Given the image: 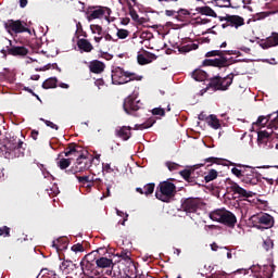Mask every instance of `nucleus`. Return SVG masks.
<instances>
[{
	"label": "nucleus",
	"mask_w": 278,
	"mask_h": 278,
	"mask_svg": "<svg viewBox=\"0 0 278 278\" xmlns=\"http://www.w3.org/2000/svg\"><path fill=\"white\" fill-rule=\"evenodd\" d=\"M52 247L55 251H64L67 249L68 243L64 239H56L52 242Z\"/></svg>",
	"instance_id": "nucleus-29"
},
{
	"label": "nucleus",
	"mask_w": 278,
	"mask_h": 278,
	"mask_svg": "<svg viewBox=\"0 0 278 278\" xmlns=\"http://www.w3.org/2000/svg\"><path fill=\"white\" fill-rule=\"evenodd\" d=\"M231 165L236 166L231 168L232 175H235V177H238V179H242L248 166H244L242 164H233V163H231Z\"/></svg>",
	"instance_id": "nucleus-23"
},
{
	"label": "nucleus",
	"mask_w": 278,
	"mask_h": 278,
	"mask_svg": "<svg viewBox=\"0 0 278 278\" xmlns=\"http://www.w3.org/2000/svg\"><path fill=\"white\" fill-rule=\"evenodd\" d=\"M210 218L211 220H215L216 223L227 225V227H235L236 223H238V220L236 219V215L225 208H218L211 212Z\"/></svg>",
	"instance_id": "nucleus-3"
},
{
	"label": "nucleus",
	"mask_w": 278,
	"mask_h": 278,
	"mask_svg": "<svg viewBox=\"0 0 278 278\" xmlns=\"http://www.w3.org/2000/svg\"><path fill=\"white\" fill-rule=\"evenodd\" d=\"M4 27L11 36H13V34H25V31L31 34V30L27 27V23L20 20H8L4 23Z\"/></svg>",
	"instance_id": "nucleus-6"
},
{
	"label": "nucleus",
	"mask_w": 278,
	"mask_h": 278,
	"mask_svg": "<svg viewBox=\"0 0 278 278\" xmlns=\"http://www.w3.org/2000/svg\"><path fill=\"white\" fill-rule=\"evenodd\" d=\"M56 165L59 168H61V170H66V168L71 166V159H61L56 162Z\"/></svg>",
	"instance_id": "nucleus-39"
},
{
	"label": "nucleus",
	"mask_w": 278,
	"mask_h": 278,
	"mask_svg": "<svg viewBox=\"0 0 278 278\" xmlns=\"http://www.w3.org/2000/svg\"><path fill=\"white\" fill-rule=\"evenodd\" d=\"M271 128H267V130H258L257 131V144L258 147H263V149H270L273 144L270 143L271 136H273Z\"/></svg>",
	"instance_id": "nucleus-9"
},
{
	"label": "nucleus",
	"mask_w": 278,
	"mask_h": 278,
	"mask_svg": "<svg viewBox=\"0 0 278 278\" xmlns=\"http://www.w3.org/2000/svg\"><path fill=\"white\" fill-rule=\"evenodd\" d=\"M115 42H118V38L111 36V34L108 31H104L102 35V40L98 45L104 51H110L111 49L114 48Z\"/></svg>",
	"instance_id": "nucleus-12"
},
{
	"label": "nucleus",
	"mask_w": 278,
	"mask_h": 278,
	"mask_svg": "<svg viewBox=\"0 0 278 278\" xmlns=\"http://www.w3.org/2000/svg\"><path fill=\"white\" fill-rule=\"evenodd\" d=\"M241 181L243 184H247L248 186H257V184H260V176L253 167L248 166L245 168V172H243V177L241 178Z\"/></svg>",
	"instance_id": "nucleus-10"
},
{
	"label": "nucleus",
	"mask_w": 278,
	"mask_h": 278,
	"mask_svg": "<svg viewBox=\"0 0 278 278\" xmlns=\"http://www.w3.org/2000/svg\"><path fill=\"white\" fill-rule=\"evenodd\" d=\"M116 36H117V38H119V40H125V38H127L129 36V30L117 29Z\"/></svg>",
	"instance_id": "nucleus-45"
},
{
	"label": "nucleus",
	"mask_w": 278,
	"mask_h": 278,
	"mask_svg": "<svg viewBox=\"0 0 278 278\" xmlns=\"http://www.w3.org/2000/svg\"><path fill=\"white\" fill-rule=\"evenodd\" d=\"M117 257H121V260H123L124 262H126V264H128L129 266H131L132 268L136 269V265L134 264V261H131V252L128 250H123L122 252L116 254Z\"/></svg>",
	"instance_id": "nucleus-22"
},
{
	"label": "nucleus",
	"mask_w": 278,
	"mask_h": 278,
	"mask_svg": "<svg viewBox=\"0 0 278 278\" xmlns=\"http://www.w3.org/2000/svg\"><path fill=\"white\" fill-rule=\"evenodd\" d=\"M90 31L93 35L94 42H97V45H101V40H103V34H105V31H103V27L97 24H91Z\"/></svg>",
	"instance_id": "nucleus-18"
},
{
	"label": "nucleus",
	"mask_w": 278,
	"mask_h": 278,
	"mask_svg": "<svg viewBox=\"0 0 278 278\" xmlns=\"http://www.w3.org/2000/svg\"><path fill=\"white\" fill-rule=\"evenodd\" d=\"M129 16L135 23H138L139 25H142V23H144V17H140V15H138V11L131 7L129 8Z\"/></svg>",
	"instance_id": "nucleus-33"
},
{
	"label": "nucleus",
	"mask_w": 278,
	"mask_h": 278,
	"mask_svg": "<svg viewBox=\"0 0 278 278\" xmlns=\"http://www.w3.org/2000/svg\"><path fill=\"white\" fill-rule=\"evenodd\" d=\"M210 62L213 66H218L219 68H223V66H227V59L220 55L214 60H211Z\"/></svg>",
	"instance_id": "nucleus-36"
},
{
	"label": "nucleus",
	"mask_w": 278,
	"mask_h": 278,
	"mask_svg": "<svg viewBox=\"0 0 278 278\" xmlns=\"http://www.w3.org/2000/svg\"><path fill=\"white\" fill-rule=\"evenodd\" d=\"M117 136L123 140H129L131 138V127L124 126L117 130Z\"/></svg>",
	"instance_id": "nucleus-27"
},
{
	"label": "nucleus",
	"mask_w": 278,
	"mask_h": 278,
	"mask_svg": "<svg viewBox=\"0 0 278 278\" xmlns=\"http://www.w3.org/2000/svg\"><path fill=\"white\" fill-rule=\"evenodd\" d=\"M94 84L98 88H101V86H103L105 84V81H103V79H98L94 81Z\"/></svg>",
	"instance_id": "nucleus-62"
},
{
	"label": "nucleus",
	"mask_w": 278,
	"mask_h": 278,
	"mask_svg": "<svg viewBox=\"0 0 278 278\" xmlns=\"http://www.w3.org/2000/svg\"><path fill=\"white\" fill-rule=\"evenodd\" d=\"M273 273H275V267L273 265H265L263 266V275L258 273L256 278H271Z\"/></svg>",
	"instance_id": "nucleus-25"
},
{
	"label": "nucleus",
	"mask_w": 278,
	"mask_h": 278,
	"mask_svg": "<svg viewBox=\"0 0 278 278\" xmlns=\"http://www.w3.org/2000/svg\"><path fill=\"white\" fill-rule=\"evenodd\" d=\"M197 49H199V46L197 43H190V45L180 47L179 52L180 53H190V51H194Z\"/></svg>",
	"instance_id": "nucleus-38"
},
{
	"label": "nucleus",
	"mask_w": 278,
	"mask_h": 278,
	"mask_svg": "<svg viewBox=\"0 0 278 278\" xmlns=\"http://www.w3.org/2000/svg\"><path fill=\"white\" fill-rule=\"evenodd\" d=\"M89 70L91 73H103V71H105V64H103V62L101 61H92L89 64Z\"/></svg>",
	"instance_id": "nucleus-24"
},
{
	"label": "nucleus",
	"mask_w": 278,
	"mask_h": 278,
	"mask_svg": "<svg viewBox=\"0 0 278 278\" xmlns=\"http://www.w3.org/2000/svg\"><path fill=\"white\" fill-rule=\"evenodd\" d=\"M176 18H178V21H186V18H190V11L180 9L178 12H176Z\"/></svg>",
	"instance_id": "nucleus-37"
},
{
	"label": "nucleus",
	"mask_w": 278,
	"mask_h": 278,
	"mask_svg": "<svg viewBox=\"0 0 278 278\" xmlns=\"http://www.w3.org/2000/svg\"><path fill=\"white\" fill-rule=\"evenodd\" d=\"M231 84H233V74H229L224 78L216 76L211 79L208 86L213 90H227Z\"/></svg>",
	"instance_id": "nucleus-8"
},
{
	"label": "nucleus",
	"mask_w": 278,
	"mask_h": 278,
	"mask_svg": "<svg viewBox=\"0 0 278 278\" xmlns=\"http://www.w3.org/2000/svg\"><path fill=\"white\" fill-rule=\"evenodd\" d=\"M268 125V129L275 130L278 128V112H274L267 116H260L256 122L252 124V128L250 131H260L262 127H266Z\"/></svg>",
	"instance_id": "nucleus-4"
},
{
	"label": "nucleus",
	"mask_w": 278,
	"mask_h": 278,
	"mask_svg": "<svg viewBox=\"0 0 278 278\" xmlns=\"http://www.w3.org/2000/svg\"><path fill=\"white\" fill-rule=\"evenodd\" d=\"M71 264H73V262H71V261H64V262L62 263V267H63V268H68V266H71Z\"/></svg>",
	"instance_id": "nucleus-64"
},
{
	"label": "nucleus",
	"mask_w": 278,
	"mask_h": 278,
	"mask_svg": "<svg viewBox=\"0 0 278 278\" xmlns=\"http://www.w3.org/2000/svg\"><path fill=\"white\" fill-rule=\"evenodd\" d=\"M102 170L103 173H114V169L112 168V165H110V163H103Z\"/></svg>",
	"instance_id": "nucleus-51"
},
{
	"label": "nucleus",
	"mask_w": 278,
	"mask_h": 278,
	"mask_svg": "<svg viewBox=\"0 0 278 278\" xmlns=\"http://www.w3.org/2000/svg\"><path fill=\"white\" fill-rule=\"evenodd\" d=\"M1 155L5 160H14V157H23L25 155V144L21 139H12L5 146L0 148Z\"/></svg>",
	"instance_id": "nucleus-1"
},
{
	"label": "nucleus",
	"mask_w": 278,
	"mask_h": 278,
	"mask_svg": "<svg viewBox=\"0 0 278 278\" xmlns=\"http://www.w3.org/2000/svg\"><path fill=\"white\" fill-rule=\"evenodd\" d=\"M112 189V185H108L106 187V194H103V197L101 199H105V197H111V192L110 190Z\"/></svg>",
	"instance_id": "nucleus-61"
},
{
	"label": "nucleus",
	"mask_w": 278,
	"mask_h": 278,
	"mask_svg": "<svg viewBox=\"0 0 278 278\" xmlns=\"http://www.w3.org/2000/svg\"><path fill=\"white\" fill-rule=\"evenodd\" d=\"M112 84L115 86H121L123 84H128V81H140L142 76L137 75L136 73L125 72L122 67H115L112 70Z\"/></svg>",
	"instance_id": "nucleus-2"
},
{
	"label": "nucleus",
	"mask_w": 278,
	"mask_h": 278,
	"mask_svg": "<svg viewBox=\"0 0 278 278\" xmlns=\"http://www.w3.org/2000/svg\"><path fill=\"white\" fill-rule=\"evenodd\" d=\"M153 116H164L166 112L162 108H155L152 110Z\"/></svg>",
	"instance_id": "nucleus-49"
},
{
	"label": "nucleus",
	"mask_w": 278,
	"mask_h": 278,
	"mask_svg": "<svg viewBox=\"0 0 278 278\" xmlns=\"http://www.w3.org/2000/svg\"><path fill=\"white\" fill-rule=\"evenodd\" d=\"M181 177H184V179H190V170L188 169H184L180 172Z\"/></svg>",
	"instance_id": "nucleus-58"
},
{
	"label": "nucleus",
	"mask_w": 278,
	"mask_h": 278,
	"mask_svg": "<svg viewBox=\"0 0 278 278\" xmlns=\"http://www.w3.org/2000/svg\"><path fill=\"white\" fill-rule=\"evenodd\" d=\"M216 55H223V52L220 50H212L206 53V58H214Z\"/></svg>",
	"instance_id": "nucleus-52"
},
{
	"label": "nucleus",
	"mask_w": 278,
	"mask_h": 278,
	"mask_svg": "<svg viewBox=\"0 0 278 278\" xmlns=\"http://www.w3.org/2000/svg\"><path fill=\"white\" fill-rule=\"evenodd\" d=\"M41 173H42L45 179H47V178H49V177L53 178V176H52L49 172H47V170L45 169V166H41Z\"/></svg>",
	"instance_id": "nucleus-59"
},
{
	"label": "nucleus",
	"mask_w": 278,
	"mask_h": 278,
	"mask_svg": "<svg viewBox=\"0 0 278 278\" xmlns=\"http://www.w3.org/2000/svg\"><path fill=\"white\" fill-rule=\"evenodd\" d=\"M206 123L208 127H212V129H220V121L216 115H210L206 117Z\"/></svg>",
	"instance_id": "nucleus-26"
},
{
	"label": "nucleus",
	"mask_w": 278,
	"mask_h": 278,
	"mask_svg": "<svg viewBox=\"0 0 278 278\" xmlns=\"http://www.w3.org/2000/svg\"><path fill=\"white\" fill-rule=\"evenodd\" d=\"M192 77L195 81H205L207 79V73L203 70H195L192 73Z\"/></svg>",
	"instance_id": "nucleus-30"
},
{
	"label": "nucleus",
	"mask_w": 278,
	"mask_h": 278,
	"mask_svg": "<svg viewBox=\"0 0 278 278\" xmlns=\"http://www.w3.org/2000/svg\"><path fill=\"white\" fill-rule=\"evenodd\" d=\"M140 110V100L134 99V97H128L124 101V111L126 114H131V112H138Z\"/></svg>",
	"instance_id": "nucleus-14"
},
{
	"label": "nucleus",
	"mask_w": 278,
	"mask_h": 278,
	"mask_svg": "<svg viewBox=\"0 0 278 278\" xmlns=\"http://www.w3.org/2000/svg\"><path fill=\"white\" fill-rule=\"evenodd\" d=\"M211 23L210 18L197 17L193 22V25H208Z\"/></svg>",
	"instance_id": "nucleus-46"
},
{
	"label": "nucleus",
	"mask_w": 278,
	"mask_h": 278,
	"mask_svg": "<svg viewBox=\"0 0 278 278\" xmlns=\"http://www.w3.org/2000/svg\"><path fill=\"white\" fill-rule=\"evenodd\" d=\"M198 12L203 16H212L213 18H216L217 16L216 12L210 7H201L198 9Z\"/></svg>",
	"instance_id": "nucleus-31"
},
{
	"label": "nucleus",
	"mask_w": 278,
	"mask_h": 278,
	"mask_svg": "<svg viewBox=\"0 0 278 278\" xmlns=\"http://www.w3.org/2000/svg\"><path fill=\"white\" fill-rule=\"evenodd\" d=\"M274 243L273 240L270 238H267L264 240L263 242V249H265V251H270V249H273Z\"/></svg>",
	"instance_id": "nucleus-47"
},
{
	"label": "nucleus",
	"mask_w": 278,
	"mask_h": 278,
	"mask_svg": "<svg viewBox=\"0 0 278 278\" xmlns=\"http://www.w3.org/2000/svg\"><path fill=\"white\" fill-rule=\"evenodd\" d=\"M153 125H155V117H150L143 124H136L135 129H137V130L149 129V127H153Z\"/></svg>",
	"instance_id": "nucleus-32"
},
{
	"label": "nucleus",
	"mask_w": 278,
	"mask_h": 278,
	"mask_svg": "<svg viewBox=\"0 0 278 278\" xmlns=\"http://www.w3.org/2000/svg\"><path fill=\"white\" fill-rule=\"evenodd\" d=\"M56 86H58V78L55 77L48 78L42 84V88H45L46 90H49V88H55Z\"/></svg>",
	"instance_id": "nucleus-35"
},
{
	"label": "nucleus",
	"mask_w": 278,
	"mask_h": 278,
	"mask_svg": "<svg viewBox=\"0 0 278 278\" xmlns=\"http://www.w3.org/2000/svg\"><path fill=\"white\" fill-rule=\"evenodd\" d=\"M218 177V172L216 169H210L208 173L205 175L204 179L206 184H210V181H214Z\"/></svg>",
	"instance_id": "nucleus-41"
},
{
	"label": "nucleus",
	"mask_w": 278,
	"mask_h": 278,
	"mask_svg": "<svg viewBox=\"0 0 278 278\" xmlns=\"http://www.w3.org/2000/svg\"><path fill=\"white\" fill-rule=\"evenodd\" d=\"M227 190H230L231 192H233L235 194H239V197H252L253 192L251 191H247V189L240 187L237 182H228V187Z\"/></svg>",
	"instance_id": "nucleus-17"
},
{
	"label": "nucleus",
	"mask_w": 278,
	"mask_h": 278,
	"mask_svg": "<svg viewBox=\"0 0 278 278\" xmlns=\"http://www.w3.org/2000/svg\"><path fill=\"white\" fill-rule=\"evenodd\" d=\"M175 184L170 181H163L160 182L159 187L155 191V197L159 199V201H163L164 203H168L173 197H175V190H176Z\"/></svg>",
	"instance_id": "nucleus-5"
},
{
	"label": "nucleus",
	"mask_w": 278,
	"mask_h": 278,
	"mask_svg": "<svg viewBox=\"0 0 278 278\" xmlns=\"http://www.w3.org/2000/svg\"><path fill=\"white\" fill-rule=\"evenodd\" d=\"M225 271H217L211 276V278H223Z\"/></svg>",
	"instance_id": "nucleus-60"
},
{
	"label": "nucleus",
	"mask_w": 278,
	"mask_h": 278,
	"mask_svg": "<svg viewBox=\"0 0 278 278\" xmlns=\"http://www.w3.org/2000/svg\"><path fill=\"white\" fill-rule=\"evenodd\" d=\"M41 121H43V123L47 125V127H50L51 129H55V130L59 129L58 125H55L53 122L47 121V119H43V118H41Z\"/></svg>",
	"instance_id": "nucleus-55"
},
{
	"label": "nucleus",
	"mask_w": 278,
	"mask_h": 278,
	"mask_svg": "<svg viewBox=\"0 0 278 278\" xmlns=\"http://www.w3.org/2000/svg\"><path fill=\"white\" fill-rule=\"evenodd\" d=\"M165 14H166V16H175V14H177V12H175L174 10H166Z\"/></svg>",
	"instance_id": "nucleus-63"
},
{
	"label": "nucleus",
	"mask_w": 278,
	"mask_h": 278,
	"mask_svg": "<svg viewBox=\"0 0 278 278\" xmlns=\"http://www.w3.org/2000/svg\"><path fill=\"white\" fill-rule=\"evenodd\" d=\"M216 8H231V0H213Z\"/></svg>",
	"instance_id": "nucleus-40"
},
{
	"label": "nucleus",
	"mask_w": 278,
	"mask_h": 278,
	"mask_svg": "<svg viewBox=\"0 0 278 278\" xmlns=\"http://www.w3.org/2000/svg\"><path fill=\"white\" fill-rule=\"evenodd\" d=\"M165 166L168 168V170H170V173L177 170L178 168H181V165L170 161L166 162Z\"/></svg>",
	"instance_id": "nucleus-44"
},
{
	"label": "nucleus",
	"mask_w": 278,
	"mask_h": 278,
	"mask_svg": "<svg viewBox=\"0 0 278 278\" xmlns=\"http://www.w3.org/2000/svg\"><path fill=\"white\" fill-rule=\"evenodd\" d=\"M258 46L262 49H270L271 47L278 46V34L273 33L271 36L267 37L266 39H261L258 41Z\"/></svg>",
	"instance_id": "nucleus-16"
},
{
	"label": "nucleus",
	"mask_w": 278,
	"mask_h": 278,
	"mask_svg": "<svg viewBox=\"0 0 278 278\" xmlns=\"http://www.w3.org/2000/svg\"><path fill=\"white\" fill-rule=\"evenodd\" d=\"M77 47L80 53H90L94 47L88 39H78Z\"/></svg>",
	"instance_id": "nucleus-19"
},
{
	"label": "nucleus",
	"mask_w": 278,
	"mask_h": 278,
	"mask_svg": "<svg viewBox=\"0 0 278 278\" xmlns=\"http://www.w3.org/2000/svg\"><path fill=\"white\" fill-rule=\"evenodd\" d=\"M225 23L222 24L223 29H227V27H231V24H229V15H227L224 18Z\"/></svg>",
	"instance_id": "nucleus-57"
},
{
	"label": "nucleus",
	"mask_w": 278,
	"mask_h": 278,
	"mask_svg": "<svg viewBox=\"0 0 278 278\" xmlns=\"http://www.w3.org/2000/svg\"><path fill=\"white\" fill-rule=\"evenodd\" d=\"M261 270H262V266H260V265H253L251 267V271L253 273L254 277H257V275H260Z\"/></svg>",
	"instance_id": "nucleus-53"
},
{
	"label": "nucleus",
	"mask_w": 278,
	"mask_h": 278,
	"mask_svg": "<svg viewBox=\"0 0 278 278\" xmlns=\"http://www.w3.org/2000/svg\"><path fill=\"white\" fill-rule=\"evenodd\" d=\"M199 207H201V200L199 199H187L182 203V210L187 212V214H194Z\"/></svg>",
	"instance_id": "nucleus-15"
},
{
	"label": "nucleus",
	"mask_w": 278,
	"mask_h": 278,
	"mask_svg": "<svg viewBox=\"0 0 278 278\" xmlns=\"http://www.w3.org/2000/svg\"><path fill=\"white\" fill-rule=\"evenodd\" d=\"M96 264L98 268H110L113 266L114 263L108 257H100L96 261Z\"/></svg>",
	"instance_id": "nucleus-28"
},
{
	"label": "nucleus",
	"mask_w": 278,
	"mask_h": 278,
	"mask_svg": "<svg viewBox=\"0 0 278 278\" xmlns=\"http://www.w3.org/2000/svg\"><path fill=\"white\" fill-rule=\"evenodd\" d=\"M72 251L74 253H84V245L81 243L74 244Z\"/></svg>",
	"instance_id": "nucleus-50"
},
{
	"label": "nucleus",
	"mask_w": 278,
	"mask_h": 278,
	"mask_svg": "<svg viewBox=\"0 0 278 278\" xmlns=\"http://www.w3.org/2000/svg\"><path fill=\"white\" fill-rule=\"evenodd\" d=\"M100 18L101 21H106V23H112V9L108 7H94L90 12L88 20L96 21Z\"/></svg>",
	"instance_id": "nucleus-7"
},
{
	"label": "nucleus",
	"mask_w": 278,
	"mask_h": 278,
	"mask_svg": "<svg viewBox=\"0 0 278 278\" xmlns=\"http://www.w3.org/2000/svg\"><path fill=\"white\" fill-rule=\"evenodd\" d=\"M228 23L230 27L238 29V27H242V25H244V18L239 15H228Z\"/></svg>",
	"instance_id": "nucleus-21"
},
{
	"label": "nucleus",
	"mask_w": 278,
	"mask_h": 278,
	"mask_svg": "<svg viewBox=\"0 0 278 278\" xmlns=\"http://www.w3.org/2000/svg\"><path fill=\"white\" fill-rule=\"evenodd\" d=\"M155 190V184H148L143 187V194H146V197H149V194H153Z\"/></svg>",
	"instance_id": "nucleus-43"
},
{
	"label": "nucleus",
	"mask_w": 278,
	"mask_h": 278,
	"mask_svg": "<svg viewBox=\"0 0 278 278\" xmlns=\"http://www.w3.org/2000/svg\"><path fill=\"white\" fill-rule=\"evenodd\" d=\"M92 162L90 161V159L84 155H79L77 157L74 169L68 170V173H73L74 175H76V173H84V170H88V168H90Z\"/></svg>",
	"instance_id": "nucleus-11"
},
{
	"label": "nucleus",
	"mask_w": 278,
	"mask_h": 278,
	"mask_svg": "<svg viewBox=\"0 0 278 278\" xmlns=\"http://www.w3.org/2000/svg\"><path fill=\"white\" fill-rule=\"evenodd\" d=\"M65 157H70V155H74L77 157V149L76 148H71L68 151L64 152Z\"/></svg>",
	"instance_id": "nucleus-54"
},
{
	"label": "nucleus",
	"mask_w": 278,
	"mask_h": 278,
	"mask_svg": "<svg viewBox=\"0 0 278 278\" xmlns=\"http://www.w3.org/2000/svg\"><path fill=\"white\" fill-rule=\"evenodd\" d=\"M253 218H257L260 225H264L265 229H269V227H273L274 220L273 216L269 214H261L258 216H253Z\"/></svg>",
	"instance_id": "nucleus-20"
},
{
	"label": "nucleus",
	"mask_w": 278,
	"mask_h": 278,
	"mask_svg": "<svg viewBox=\"0 0 278 278\" xmlns=\"http://www.w3.org/2000/svg\"><path fill=\"white\" fill-rule=\"evenodd\" d=\"M80 267H81L83 274L86 277L97 278L101 275L99 273V270H97V268H94V265H92V263H90L88 261H81L80 262Z\"/></svg>",
	"instance_id": "nucleus-13"
},
{
	"label": "nucleus",
	"mask_w": 278,
	"mask_h": 278,
	"mask_svg": "<svg viewBox=\"0 0 278 278\" xmlns=\"http://www.w3.org/2000/svg\"><path fill=\"white\" fill-rule=\"evenodd\" d=\"M0 236H4V238L10 236V228L8 226L0 228Z\"/></svg>",
	"instance_id": "nucleus-56"
},
{
	"label": "nucleus",
	"mask_w": 278,
	"mask_h": 278,
	"mask_svg": "<svg viewBox=\"0 0 278 278\" xmlns=\"http://www.w3.org/2000/svg\"><path fill=\"white\" fill-rule=\"evenodd\" d=\"M10 53L11 55H27L28 51L25 47H13Z\"/></svg>",
	"instance_id": "nucleus-34"
},
{
	"label": "nucleus",
	"mask_w": 278,
	"mask_h": 278,
	"mask_svg": "<svg viewBox=\"0 0 278 278\" xmlns=\"http://www.w3.org/2000/svg\"><path fill=\"white\" fill-rule=\"evenodd\" d=\"M137 60H138V63L141 64L142 66L151 62V60H149V58H146L143 54H139Z\"/></svg>",
	"instance_id": "nucleus-48"
},
{
	"label": "nucleus",
	"mask_w": 278,
	"mask_h": 278,
	"mask_svg": "<svg viewBox=\"0 0 278 278\" xmlns=\"http://www.w3.org/2000/svg\"><path fill=\"white\" fill-rule=\"evenodd\" d=\"M79 184H88L87 185V188H90L92 186V181H94V178H91L90 179V176H80V177H77Z\"/></svg>",
	"instance_id": "nucleus-42"
}]
</instances>
